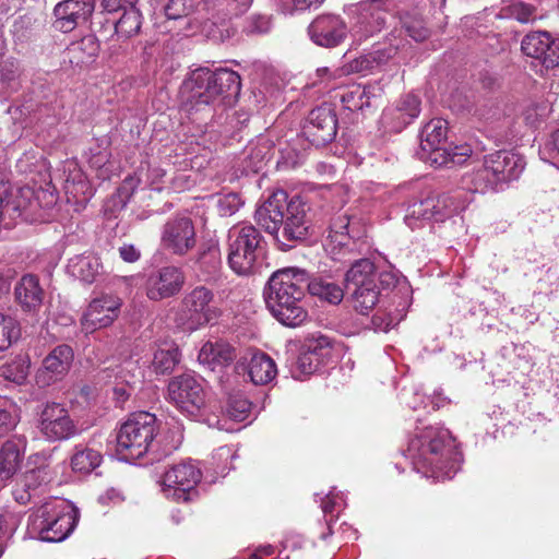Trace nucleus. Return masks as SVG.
<instances>
[{"label":"nucleus","instance_id":"obj_50","mask_svg":"<svg viewBox=\"0 0 559 559\" xmlns=\"http://www.w3.org/2000/svg\"><path fill=\"white\" fill-rule=\"evenodd\" d=\"M321 366L319 361H316L312 356L301 348L293 372L295 377L307 376L316 372Z\"/></svg>","mask_w":559,"mask_h":559},{"label":"nucleus","instance_id":"obj_19","mask_svg":"<svg viewBox=\"0 0 559 559\" xmlns=\"http://www.w3.org/2000/svg\"><path fill=\"white\" fill-rule=\"evenodd\" d=\"M308 33L316 45L333 48L345 40L348 29L341 16L322 14L312 21L308 27Z\"/></svg>","mask_w":559,"mask_h":559},{"label":"nucleus","instance_id":"obj_38","mask_svg":"<svg viewBox=\"0 0 559 559\" xmlns=\"http://www.w3.org/2000/svg\"><path fill=\"white\" fill-rule=\"evenodd\" d=\"M22 454L16 442L9 440L0 450V476L1 479H10L20 467Z\"/></svg>","mask_w":559,"mask_h":559},{"label":"nucleus","instance_id":"obj_53","mask_svg":"<svg viewBox=\"0 0 559 559\" xmlns=\"http://www.w3.org/2000/svg\"><path fill=\"white\" fill-rule=\"evenodd\" d=\"M139 180L134 177H127L117 190V195L121 201V206H124L132 197Z\"/></svg>","mask_w":559,"mask_h":559},{"label":"nucleus","instance_id":"obj_41","mask_svg":"<svg viewBox=\"0 0 559 559\" xmlns=\"http://www.w3.org/2000/svg\"><path fill=\"white\" fill-rule=\"evenodd\" d=\"M179 348L175 345H170L155 350L152 366L156 373L164 374L171 372L179 364Z\"/></svg>","mask_w":559,"mask_h":559},{"label":"nucleus","instance_id":"obj_15","mask_svg":"<svg viewBox=\"0 0 559 559\" xmlns=\"http://www.w3.org/2000/svg\"><path fill=\"white\" fill-rule=\"evenodd\" d=\"M122 300L115 295H102L94 298L83 312L81 325L85 333L107 328L119 317Z\"/></svg>","mask_w":559,"mask_h":559},{"label":"nucleus","instance_id":"obj_16","mask_svg":"<svg viewBox=\"0 0 559 559\" xmlns=\"http://www.w3.org/2000/svg\"><path fill=\"white\" fill-rule=\"evenodd\" d=\"M337 132V118L328 106L312 109L302 128V134L314 146L332 142Z\"/></svg>","mask_w":559,"mask_h":559},{"label":"nucleus","instance_id":"obj_32","mask_svg":"<svg viewBox=\"0 0 559 559\" xmlns=\"http://www.w3.org/2000/svg\"><path fill=\"white\" fill-rule=\"evenodd\" d=\"M98 51L99 44L97 39L88 35L81 40L72 43L67 49V57L72 66L82 67L91 63L98 55Z\"/></svg>","mask_w":559,"mask_h":559},{"label":"nucleus","instance_id":"obj_57","mask_svg":"<svg viewBox=\"0 0 559 559\" xmlns=\"http://www.w3.org/2000/svg\"><path fill=\"white\" fill-rule=\"evenodd\" d=\"M16 425L15 418L10 412L0 409V437L9 433Z\"/></svg>","mask_w":559,"mask_h":559},{"label":"nucleus","instance_id":"obj_34","mask_svg":"<svg viewBox=\"0 0 559 559\" xmlns=\"http://www.w3.org/2000/svg\"><path fill=\"white\" fill-rule=\"evenodd\" d=\"M47 479L45 468H35L27 471L13 489V497L20 504H26L31 501L32 490H35L41 481Z\"/></svg>","mask_w":559,"mask_h":559},{"label":"nucleus","instance_id":"obj_24","mask_svg":"<svg viewBox=\"0 0 559 559\" xmlns=\"http://www.w3.org/2000/svg\"><path fill=\"white\" fill-rule=\"evenodd\" d=\"M185 284L183 272L176 266H164L156 274L148 277L146 296L158 301L178 294Z\"/></svg>","mask_w":559,"mask_h":559},{"label":"nucleus","instance_id":"obj_12","mask_svg":"<svg viewBox=\"0 0 559 559\" xmlns=\"http://www.w3.org/2000/svg\"><path fill=\"white\" fill-rule=\"evenodd\" d=\"M168 399L179 411L191 417H197L205 405L202 382L192 373H183L169 381Z\"/></svg>","mask_w":559,"mask_h":559},{"label":"nucleus","instance_id":"obj_26","mask_svg":"<svg viewBox=\"0 0 559 559\" xmlns=\"http://www.w3.org/2000/svg\"><path fill=\"white\" fill-rule=\"evenodd\" d=\"M235 349L223 341L206 342L200 349L198 360L210 370L228 366L235 359Z\"/></svg>","mask_w":559,"mask_h":559},{"label":"nucleus","instance_id":"obj_31","mask_svg":"<svg viewBox=\"0 0 559 559\" xmlns=\"http://www.w3.org/2000/svg\"><path fill=\"white\" fill-rule=\"evenodd\" d=\"M193 11L192 0H169L164 8L167 22L174 24L169 26V29L177 32L189 29L191 27L190 15Z\"/></svg>","mask_w":559,"mask_h":559},{"label":"nucleus","instance_id":"obj_23","mask_svg":"<svg viewBox=\"0 0 559 559\" xmlns=\"http://www.w3.org/2000/svg\"><path fill=\"white\" fill-rule=\"evenodd\" d=\"M73 350L69 345L55 347L43 360L41 368L36 373V382L40 386H48L62 379L73 361Z\"/></svg>","mask_w":559,"mask_h":559},{"label":"nucleus","instance_id":"obj_49","mask_svg":"<svg viewBox=\"0 0 559 559\" xmlns=\"http://www.w3.org/2000/svg\"><path fill=\"white\" fill-rule=\"evenodd\" d=\"M242 205L241 198L236 192H229L219 195L217 199V209L221 216L234 215Z\"/></svg>","mask_w":559,"mask_h":559},{"label":"nucleus","instance_id":"obj_27","mask_svg":"<svg viewBox=\"0 0 559 559\" xmlns=\"http://www.w3.org/2000/svg\"><path fill=\"white\" fill-rule=\"evenodd\" d=\"M420 112V99L413 94H407L397 102L396 107L385 114L392 120L393 128L401 131L409 124Z\"/></svg>","mask_w":559,"mask_h":559},{"label":"nucleus","instance_id":"obj_11","mask_svg":"<svg viewBox=\"0 0 559 559\" xmlns=\"http://www.w3.org/2000/svg\"><path fill=\"white\" fill-rule=\"evenodd\" d=\"M202 478L199 465L187 460L167 469L163 477V492L177 502H187L197 495L195 487Z\"/></svg>","mask_w":559,"mask_h":559},{"label":"nucleus","instance_id":"obj_36","mask_svg":"<svg viewBox=\"0 0 559 559\" xmlns=\"http://www.w3.org/2000/svg\"><path fill=\"white\" fill-rule=\"evenodd\" d=\"M352 307L360 314H368L378 304L380 290L378 285L347 289Z\"/></svg>","mask_w":559,"mask_h":559},{"label":"nucleus","instance_id":"obj_47","mask_svg":"<svg viewBox=\"0 0 559 559\" xmlns=\"http://www.w3.org/2000/svg\"><path fill=\"white\" fill-rule=\"evenodd\" d=\"M535 8L522 1H512L504 8L506 15L521 23L535 20Z\"/></svg>","mask_w":559,"mask_h":559},{"label":"nucleus","instance_id":"obj_3","mask_svg":"<svg viewBox=\"0 0 559 559\" xmlns=\"http://www.w3.org/2000/svg\"><path fill=\"white\" fill-rule=\"evenodd\" d=\"M240 90V76L233 70L197 69L181 86L183 107L189 114L201 109H207L211 112L209 106L216 99L236 98Z\"/></svg>","mask_w":559,"mask_h":559},{"label":"nucleus","instance_id":"obj_35","mask_svg":"<svg viewBox=\"0 0 559 559\" xmlns=\"http://www.w3.org/2000/svg\"><path fill=\"white\" fill-rule=\"evenodd\" d=\"M338 96L344 108L349 111H359L371 106L369 88L359 84H353L343 88Z\"/></svg>","mask_w":559,"mask_h":559},{"label":"nucleus","instance_id":"obj_61","mask_svg":"<svg viewBox=\"0 0 559 559\" xmlns=\"http://www.w3.org/2000/svg\"><path fill=\"white\" fill-rule=\"evenodd\" d=\"M231 2L235 4V13L240 14L250 7L252 0H231Z\"/></svg>","mask_w":559,"mask_h":559},{"label":"nucleus","instance_id":"obj_7","mask_svg":"<svg viewBox=\"0 0 559 559\" xmlns=\"http://www.w3.org/2000/svg\"><path fill=\"white\" fill-rule=\"evenodd\" d=\"M156 433V417L147 412L132 414L119 428L116 437V454L130 462L142 457Z\"/></svg>","mask_w":559,"mask_h":559},{"label":"nucleus","instance_id":"obj_33","mask_svg":"<svg viewBox=\"0 0 559 559\" xmlns=\"http://www.w3.org/2000/svg\"><path fill=\"white\" fill-rule=\"evenodd\" d=\"M306 289H308L310 295L332 305H338L344 298V290L340 285L322 277L310 280L308 274Z\"/></svg>","mask_w":559,"mask_h":559},{"label":"nucleus","instance_id":"obj_48","mask_svg":"<svg viewBox=\"0 0 559 559\" xmlns=\"http://www.w3.org/2000/svg\"><path fill=\"white\" fill-rule=\"evenodd\" d=\"M397 45L393 44H376L370 52V59H373V68L385 64L397 52Z\"/></svg>","mask_w":559,"mask_h":559},{"label":"nucleus","instance_id":"obj_2","mask_svg":"<svg viewBox=\"0 0 559 559\" xmlns=\"http://www.w3.org/2000/svg\"><path fill=\"white\" fill-rule=\"evenodd\" d=\"M407 455L414 469L426 477L450 479L456 472L454 440L448 429L429 426L418 430L408 443Z\"/></svg>","mask_w":559,"mask_h":559},{"label":"nucleus","instance_id":"obj_59","mask_svg":"<svg viewBox=\"0 0 559 559\" xmlns=\"http://www.w3.org/2000/svg\"><path fill=\"white\" fill-rule=\"evenodd\" d=\"M98 500L102 503L119 502L122 500L120 492L114 488L108 489L104 495L99 496Z\"/></svg>","mask_w":559,"mask_h":559},{"label":"nucleus","instance_id":"obj_58","mask_svg":"<svg viewBox=\"0 0 559 559\" xmlns=\"http://www.w3.org/2000/svg\"><path fill=\"white\" fill-rule=\"evenodd\" d=\"M377 278L379 280L382 288H384V289H388V288H391V287L395 286V284L399 281L396 274L394 272H392V271L381 272L377 276Z\"/></svg>","mask_w":559,"mask_h":559},{"label":"nucleus","instance_id":"obj_39","mask_svg":"<svg viewBox=\"0 0 559 559\" xmlns=\"http://www.w3.org/2000/svg\"><path fill=\"white\" fill-rule=\"evenodd\" d=\"M141 26L142 14L135 7L123 11L120 19L115 23V32L118 38L127 40L138 35L141 31Z\"/></svg>","mask_w":559,"mask_h":559},{"label":"nucleus","instance_id":"obj_42","mask_svg":"<svg viewBox=\"0 0 559 559\" xmlns=\"http://www.w3.org/2000/svg\"><path fill=\"white\" fill-rule=\"evenodd\" d=\"M301 348L312 356L322 366L326 364L332 355V345L329 337L324 335H311L307 337Z\"/></svg>","mask_w":559,"mask_h":559},{"label":"nucleus","instance_id":"obj_1","mask_svg":"<svg viewBox=\"0 0 559 559\" xmlns=\"http://www.w3.org/2000/svg\"><path fill=\"white\" fill-rule=\"evenodd\" d=\"M307 272L286 267L272 274L263 292L266 308L283 325L296 328L308 319L305 306Z\"/></svg>","mask_w":559,"mask_h":559},{"label":"nucleus","instance_id":"obj_55","mask_svg":"<svg viewBox=\"0 0 559 559\" xmlns=\"http://www.w3.org/2000/svg\"><path fill=\"white\" fill-rule=\"evenodd\" d=\"M371 325L376 332H388L394 325V320L392 317L378 311L371 319Z\"/></svg>","mask_w":559,"mask_h":559},{"label":"nucleus","instance_id":"obj_28","mask_svg":"<svg viewBox=\"0 0 559 559\" xmlns=\"http://www.w3.org/2000/svg\"><path fill=\"white\" fill-rule=\"evenodd\" d=\"M248 374L254 384H267L277 374L276 364L267 354L254 353L248 362Z\"/></svg>","mask_w":559,"mask_h":559},{"label":"nucleus","instance_id":"obj_6","mask_svg":"<svg viewBox=\"0 0 559 559\" xmlns=\"http://www.w3.org/2000/svg\"><path fill=\"white\" fill-rule=\"evenodd\" d=\"M264 239L251 224L234 225L227 235V262L238 275H249L255 272L259 261L264 254Z\"/></svg>","mask_w":559,"mask_h":559},{"label":"nucleus","instance_id":"obj_45","mask_svg":"<svg viewBox=\"0 0 559 559\" xmlns=\"http://www.w3.org/2000/svg\"><path fill=\"white\" fill-rule=\"evenodd\" d=\"M251 408V403L242 394H233L228 397L226 413L236 420L243 421L248 418Z\"/></svg>","mask_w":559,"mask_h":559},{"label":"nucleus","instance_id":"obj_51","mask_svg":"<svg viewBox=\"0 0 559 559\" xmlns=\"http://www.w3.org/2000/svg\"><path fill=\"white\" fill-rule=\"evenodd\" d=\"M373 69V59H370L369 55L365 53L345 63L341 68V71L343 74L348 75L354 73H367Z\"/></svg>","mask_w":559,"mask_h":559},{"label":"nucleus","instance_id":"obj_8","mask_svg":"<svg viewBox=\"0 0 559 559\" xmlns=\"http://www.w3.org/2000/svg\"><path fill=\"white\" fill-rule=\"evenodd\" d=\"M214 293L205 286H197L187 293L174 313L177 326L185 331H195L219 316L213 306Z\"/></svg>","mask_w":559,"mask_h":559},{"label":"nucleus","instance_id":"obj_4","mask_svg":"<svg viewBox=\"0 0 559 559\" xmlns=\"http://www.w3.org/2000/svg\"><path fill=\"white\" fill-rule=\"evenodd\" d=\"M448 122L441 118L431 119L420 132L418 157L437 167H452L463 165L472 156L468 144L444 147Z\"/></svg>","mask_w":559,"mask_h":559},{"label":"nucleus","instance_id":"obj_64","mask_svg":"<svg viewBox=\"0 0 559 559\" xmlns=\"http://www.w3.org/2000/svg\"><path fill=\"white\" fill-rule=\"evenodd\" d=\"M255 22L259 23V25L252 27L250 32L262 33L267 29V21L264 17H258Z\"/></svg>","mask_w":559,"mask_h":559},{"label":"nucleus","instance_id":"obj_5","mask_svg":"<svg viewBox=\"0 0 559 559\" xmlns=\"http://www.w3.org/2000/svg\"><path fill=\"white\" fill-rule=\"evenodd\" d=\"M524 168L525 160L521 155L511 151H497L484 157L483 164L468 174V180L475 191H496L516 180Z\"/></svg>","mask_w":559,"mask_h":559},{"label":"nucleus","instance_id":"obj_46","mask_svg":"<svg viewBox=\"0 0 559 559\" xmlns=\"http://www.w3.org/2000/svg\"><path fill=\"white\" fill-rule=\"evenodd\" d=\"M402 25L408 36L416 41L425 40L429 36V29L426 27L423 19L416 14H405L402 19Z\"/></svg>","mask_w":559,"mask_h":559},{"label":"nucleus","instance_id":"obj_44","mask_svg":"<svg viewBox=\"0 0 559 559\" xmlns=\"http://www.w3.org/2000/svg\"><path fill=\"white\" fill-rule=\"evenodd\" d=\"M29 365L24 358H15L0 366V377L15 384H22L28 374Z\"/></svg>","mask_w":559,"mask_h":559},{"label":"nucleus","instance_id":"obj_20","mask_svg":"<svg viewBox=\"0 0 559 559\" xmlns=\"http://www.w3.org/2000/svg\"><path fill=\"white\" fill-rule=\"evenodd\" d=\"M288 195L284 190L273 192L257 210L254 219L266 233L281 241L280 231L284 222Z\"/></svg>","mask_w":559,"mask_h":559},{"label":"nucleus","instance_id":"obj_10","mask_svg":"<svg viewBox=\"0 0 559 559\" xmlns=\"http://www.w3.org/2000/svg\"><path fill=\"white\" fill-rule=\"evenodd\" d=\"M79 510L66 500L45 504L39 510L38 534L43 542L64 540L75 528Z\"/></svg>","mask_w":559,"mask_h":559},{"label":"nucleus","instance_id":"obj_18","mask_svg":"<svg viewBox=\"0 0 559 559\" xmlns=\"http://www.w3.org/2000/svg\"><path fill=\"white\" fill-rule=\"evenodd\" d=\"M388 0H372L360 5L356 23L353 26V36L359 40L366 39L379 32L386 25L391 16V9Z\"/></svg>","mask_w":559,"mask_h":559},{"label":"nucleus","instance_id":"obj_56","mask_svg":"<svg viewBox=\"0 0 559 559\" xmlns=\"http://www.w3.org/2000/svg\"><path fill=\"white\" fill-rule=\"evenodd\" d=\"M120 258L128 263L136 262L141 258V251L131 243H123L118 249Z\"/></svg>","mask_w":559,"mask_h":559},{"label":"nucleus","instance_id":"obj_29","mask_svg":"<svg viewBox=\"0 0 559 559\" xmlns=\"http://www.w3.org/2000/svg\"><path fill=\"white\" fill-rule=\"evenodd\" d=\"M99 258L93 254H80L71 258L67 264L68 273L85 283H93L99 274Z\"/></svg>","mask_w":559,"mask_h":559},{"label":"nucleus","instance_id":"obj_22","mask_svg":"<svg viewBox=\"0 0 559 559\" xmlns=\"http://www.w3.org/2000/svg\"><path fill=\"white\" fill-rule=\"evenodd\" d=\"M95 9V0H64L53 10L57 29L69 33L86 23Z\"/></svg>","mask_w":559,"mask_h":559},{"label":"nucleus","instance_id":"obj_30","mask_svg":"<svg viewBox=\"0 0 559 559\" xmlns=\"http://www.w3.org/2000/svg\"><path fill=\"white\" fill-rule=\"evenodd\" d=\"M377 285L374 264L369 259H360L352 264L345 274V289Z\"/></svg>","mask_w":559,"mask_h":559},{"label":"nucleus","instance_id":"obj_17","mask_svg":"<svg viewBox=\"0 0 559 559\" xmlns=\"http://www.w3.org/2000/svg\"><path fill=\"white\" fill-rule=\"evenodd\" d=\"M39 430L46 439L60 441L73 437L76 427L68 411L58 403H48L40 414Z\"/></svg>","mask_w":559,"mask_h":559},{"label":"nucleus","instance_id":"obj_14","mask_svg":"<svg viewBox=\"0 0 559 559\" xmlns=\"http://www.w3.org/2000/svg\"><path fill=\"white\" fill-rule=\"evenodd\" d=\"M310 206L299 195L293 197L288 200L287 207L285 209L284 222L281 226V243L287 248L292 245L287 242H295L306 239L310 227L308 212Z\"/></svg>","mask_w":559,"mask_h":559},{"label":"nucleus","instance_id":"obj_40","mask_svg":"<svg viewBox=\"0 0 559 559\" xmlns=\"http://www.w3.org/2000/svg\"><path fill=\"white\" fill-rule=\"evenodd\" d=\"M329 237L332 241L337 242L341 246L346 245L347 238L359 237L358 233L355 231L354 223H350V218L347 213L336 214L329 226Z\"/></svg>","mask_w":559,"mask_h":559},{"label":"nucleus","instance_id":"obj_63","mask_svg":"<svg viewBox=\"0 0 559 559\" xmlns=\"http://www.w3.org/2000/svg\"><path fill=\"white\" fill-rule=\"evenodd\" d=\"M108 160V155L107 154H103V153H99L97 155H95L92 159H91V163L93 166L95 167H102L106 162Z\"/></svg>","mask_w":559,"mask_h":559},{"label":"nucleus","instance_id":"obj_37","mask_svg":"<svg viewBox=\"0 0 559 559\" xmlns=\"http://www.w3.org/2000/svg\"><path fill=\"white\" fill-rule=\"evenodd\" d=\"M103 461L102 454L91 448L75 447L70 459V465L74 473L90 474L96 469Z\"/></svg>","mask_w":559,"mask_h":559},{"label":"nucleus","instance_id":"obj_13","mask_svg":"<svg viewBox=\"0 0 559 559\" xmlns=\"http://www.w3.org/2000/svg\"><path fill=\"white\" fill-rule=\"evenodd\" d=\"M160 243L173 254L185 255L197 243V235L191 218L179 216L168 219L162 229Z\"/></svg>","mask_w":559,"mask_h":559},{"label":"nucleus","instance_id":"obj_52","mask_svg":"<svg viewBox=\"0 0 559 559\" xmlns=\"http://www.w3.org/2000/svg\"><path fill=\"white\" fill-rule=\"evenodd\" d=\"M20 64L14 59H7L0 64V78L3 82L12 83L15 82L20 76Z\"/></svg>","mask_w":559,"mask_h":559},{"label":"nucleus","instance_id":"obj_62","mask_svg":"<svg viewBox=\"0 0 559 559\" xmlns=\"http://www.w3.org/2000/svg\"><path fill=\"white\" fill-rule=\"evenodd\" d=\"M548 145L559 154V129L551 133Z\"/></svg>","mask_w":559,"mask_h":559},{"label":"nucleus","instance_id":"obj_43","mask_svg":"<svg viewBox=\"0 0 559 559\" xmlns=\"http://www.w3.org/2000/svg\"><path fill=\"white\" fill-rule=\"evenodd\" d=\"M21 328L17 320L0 312V352L7 350L20 338Z\"/></svg>","mask_w":559,"mask_h":559},{"label":"nucleus","instance_id":"obj_60","mask_svg":"<svg viewBox=\"0 0 559 559\" xmlns=\"http://www.w3.org/2000/svg\"><path fill=\"white\" fill-rule=\"evenodd\" d=\"M322 2L323 0H293V3L297 10H306Z\"/></svg>","mask_w":559,"mask_h":559},{"label":"nucleus","instance_id":"obj_25","mask_svg":"<svg viewBox=\"0 0 559 559\" xmlns=\"http://www.w3.org/2000/svg\"><path fill=\"white\" fill-rule=\"evenodd\" d=\"M15 301L24 311L34 312L43 304L44 290L35 275H24L14 287Z\"/></svg>","mask_w":559,"mask_h":559},{"label":"nucleus","instance_id":"obj_54","mask_svg":"<svg viewBox=\"0 0 559 559\" xmlns=\"http://www.w3.org/2000/svg\"><path fill=\"white\" fill-rule=\"evenodd\" d=\"M139 0H102V5L108 12H117L135 8Z\"/></svg>","mask_w":559,"mask_h":559},{"label":"nucleus","instance_id":"obj_21","mask_svg":"<svg viewBox=\"0 0 559 559\" xmlns=\"http://www.w3.org/2000/svg\"><path fill=\"white\" fill-rule=\"evenodd\" d=\"M522 51L538 60L546 69L559 66V40L551 38L547 32L527 34L521 44Z\"/></svg>","mask_w":559,"mask_h":559},{"label":"nucleus","instance_id":"obj_9","mask_svg":"<svg viewBox=\"0 0 559 559\" xmlns=\"http://www.w3.org/2000/svg\"><path fill=\"white\" fill-rule=\"evenodd\" d=\"M464 195L463 191L428 195L408 206L405 222L411 228H415L418 221L442 222L466 207Z\"/></svg>","mask_w":559,"mask_h":559}]
</instances>
